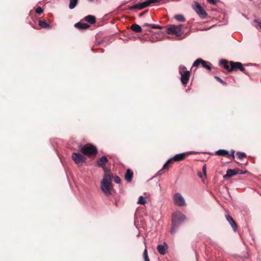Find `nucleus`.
I'll return each mask as SVG.
<instances>
[{"label": "nucleus", "mask_w": 261, "mask_h": 261, "mask_svg": "<svg viewBox=\"0 0 261 261\" xmlns=\"http://www.w3.org/2000/svg\"><path fill=\"white\" fill-rule=\"evenodd\" d=\"M113 175L111 171H106L104 173L103 178L100 182V188L102 192L108 197L111 194L113 190V186L112 181Z\"/></svg>", "instance_id": "nucleus-1"}, {"label": "nucleus", "mask_w": 261, "mask_h": 261, "mask_svg": "<svg viewBox=\"0 0 261 261\" xmlns=\"http://www.w3.org/2000/svg\"><path fill=\"white\" fill-rule=\"evenodd\" d=\"M186 216L180 212L177 211L172 214V225L170 230L171 234L175 233L177 228L185 221Z\"/></svg>", "instance_id": "nucleus-2"}, {"label": "nucleus", "mask_w": 261, "mask_h": 261, "mask_svg": "<svg viewBox=\"0 0 261 261\" xmlns=\"http://www.w3.org/2000/svg\"><path fill=\"white\" fill-rule=\"evenodd\" d=\"M160 1H145L143 3H138L132 6H128L126 8H124V10H130L136 11L140 10L146 8L150 5L155 6L156 4Z\"/></svg>", "instance_id": "nucleus-3"}, {"label": "nucleus", "mask_w": 261, "mask_h": 261, "mask_svg": "<svg viewBox=\"0 0 261 261\" xmlns=\"http://www.w3.org/2000/svg\"><path fill=\"white\" fill-rule=\"evenodd\" d=\"M179 72L181 76L180 81L181 83L184 85H187L189 80L190 71L187 70L185 66L180 65L179 67Z\"/></svg>", "instance_id": "nucleus-4"}, {"label": "nucleus", "mask_w": 261, "mask_h": 261, "mask_svg": "<svg viewBox=\"0 0 261 261\" xmlns=\"http://www.w3.org/2000/svg\"><path fill=\"white\" fill-rule=\"evenodd\" d=\"M81 152L85 155H95L97 153V148L94 146H84L81 150Z\"/></svg>", "instance_id": "nucleus-5"}, {"label": "nucleus", "mask_w": 261, "mask_h": 261, "mask_svg": "<svg viewBox=\"0 0 261 261\" xmlns=\"http://www.w3.org/2000/svg\"><path fill=\"white\" fill-rule=\"evenodd\" d=\"M167 33L168 34L176 35L177 36H180L182 34L181 25H172L167 29Z\"/></svg>", "instance_id": "nucleus-6"}, {"label": "nucleus", "mask_w": 261, "mask_h": 261, "mask_svg": "<svg viewBox=\"0 0 261 261\" xmlns=\"http://www.w3.org/2000/svg\"><path fill=\"white\" fill-rule=\"evenodd\" d=\"M193 7L200 18L203 19L206 17L207 14L206 11L198 3L195 2Z\"/></svg>", "instance_id": "nucleus-7"}, {"label": "nucleus", "mask_w": 261, "mask_h": 261, "mask_svg": "<svg viewBox=\"0 0 261 261\" xmlns=\"http://www.w3.org/2000/svg\"><path fill=\"white\" fill-rule=\"evenodd\" d=\"M173 200L174 203L178 206H181L186 205L185 199L179 193H177L174 195Z\"/></svg>", "instance_id": "nucleus-8"}, {"label": "nucleus", "mask_w": 261, "mask_h": 261, "mask_svg": "<svg viewBox=\"0 0 261 261\" xmlns=\"http://www.w3.org/2000/svg\"><path fill=\"white\" fill-rule=\"evenodd\" d=\"M72 158L77 165L82 164L85 161V158L80 153H73Z\"/></svg>", "instance_id": "nucleus-9"}, {"label": "nucleus", "mask_w": 261, "mask_h": 261, "mask_svg": "<svg viewBox=\"0 0 261 261\" xmlns=\"http://www.w3.org/2000/svg\"><path fill=\"white\" fill-rule=\"evenodd\" d=\"M108 160L105 156H102L101 158H100L99 160L97 161V165L98 167L102 168V169L104 170V173L106 171H111L109 170H107V169L106 167V165L108 163Z\"/></svg>", "instance_id": "nucleus-10"}, {"label": "nucleus", "mask_w": 261, "mask_h": 261, "mask_svg": "<svg viewBox=\"0 0 261 261\" xmlns=\"http://www.w3.org/2000/svg\"><path fill=\"white\" fill-rule=\"evenodd\" d=\"M230 70H234L237 69H240L241 71L245 72V69L243 67V65L240 62H230Z\"/></svg>", "instance_id": "nucleus-11"}, {"label": "nucleus", "mask_w": 261, "mask_h": 261, "mask_svg": "<svg viewBox=\"0 0 261 261\" xmlns=\"http://www.w3.org/2000/svg\"><path fill=\"white\" fill-rule=\"evenodd\" d=\"M226 219L232 227L234 231H236L238 229V225L233 219L229 215H227L226 216Z\"/></svg>", "instance_id": "nucleus-12"}, {"label": "nucleus", "mask_w": 261, "mask_h": 261, "mask_svg": "<svg viewBox=\"0 0 261 261\" xmlns=\"http://www.w3.org/2000/svg\"><path fill=\"white\" fill-rule=\"evenodd\" d=\"M186 153H181L176 154L174 156L172 159L175 162H179L183 160L186 157Z\"/></svg>", "instance_id": "nucleus-13"}, {"label": "nucleus", "mask_w": 261, "mask_h": 261, "mask_svg": "<svg viewBox=\"0 0 261 261\" xmlns=\"http://www.w3.org/2000/svg\"><path fill=\"white\" fill-rule=\"evenodd\" d=\"M74 27L80 30H85L88 29L90 25L86 23H82V22H79L74 24Z\"/></svg>", "instance_id": "nucleus-14"}, {"label": "nucleus", "mask_w": 261, "mask_h": 261, "mask_svg": "<svg viewBox=\"0 0 261 261\" xmlns=\"http://www.w3.org/2000/svg\"><path fill=\"white\" fill-rule=\"evenodd\" d=\"M133 172L130 169H127L125 174V179L127 182H130L132 180Z\"/></svg>", "instance_id": "nucleus-15"}, {"label": "nucleus", "mask_w": 261, "mask_h": 261, "mask_svg": "<svg viewBox=\"0 0 261 261\" xmlns=\"http://www.w3.org/2000/svg\"><path fill=\"white\" fill-rule=\"evenodd\" d=\"M220 64L221 65H223L224 67L228 71H231L232 70H230V65L228 64V62L226 60H221L220 61Z\"/></svg>", "instance_id": "nucleus-16"}, {"label": "nucleus", "mask_w": 261, "mask_h": 261, "mask_svg": "<svg viewBox=\"0 0 261 261\" xmlns=\"http://www.w3.org/2000/svg\"><path fill=\"white\" fill-rule=\"evenodd\" d=\"M237 174L236 169H228L226 172V174L223 176L224 178H228Z\"/></svg>", "instance_id": "nucleus-17"}, {"label": "nucleus", "mask_w": 261, "mask_h": 261, "mask_svg": "<svg viewBox=\"0 0 261 261\" xmlns=\"http://www.w3.org/2000/svg\"><path fill=\"white\" fill-rule=\"evenodd\" d=\"M85 20L87 22L93 24L95 22L96 18L93 15H89L85 17Z\"/></svg>", "instance_id": "nucleus-18"}, {"label": "nucleus", "mask_w": 261, "mask_h": 261, "mask_svg": "<svg viewBox=\"0 0 261 261\" xmlns=\"http://www.w3.org/2000/svg\"><path fill=\"white\" fill-rule=\"evenodd\" d=\"M39 25L44 29H48L50 28V24L45 21L39 20L38 21Z\"/></svg>", "instance_id": "nucleus-19"}, {"label": "nucleus", "mask_w": 261, "mask_h": 261, "mask_svg": "<svg viewBox=\"0 0 261 261\" xmlns=\"http://www.w3.org/2000/svg\"><path fill=\"white\" fill-rule=\"evenodd\" d=\"M132 30L136 33H140L142 32L141 27L137 24H133L131 25Z\"/></svg>", "instance_id": "nucleus-20"}, {"label": "nucleus", "mask_w": 261, "mask_h": 261, "mask_svg": "<svg viewBox=\"0 0 261 261\" xmlns=\"http://www.w3.org/2000/svg\"><path fill=\"white\" fill-rule=\"evenodd\" d=\"M216 154L220 156H225L229 154L227 150L225 149H219L216 151Z\"/></svg>", "instance_id": "nucleus-21"}, {"label": "nucleus", "mask_w": 261, "mask_h": 261, "mask_svg": "<svg viewBox=\"0 0 261 261\" xmlns=\"http://www.w3.org/2000/svg\"><path fill=\"white\" fill-rule=\"evenodd\" d=\"M173 160L172 159V158H170V159H169L165 163V164L163 165V168H162V169L163 170H166V169H168L169 167L170 166V165H171L173 162Z\"/></svg>", "instance_id": "nucleus-22"}, {"label": "nucleus", "mask_w": 261, "mask_h": 261, "mask_svg": "<svg viewBox=\"0 0 261 261\" xmlns=\"http://www.w3.org/2000/svg\"><path fill=\"white\" fill-rule=\"evenodd\" d=\"M157 250L160 254L164 255L166 253L165 248L163 245H159L157 246Z\"/></svg>", "instance_id": "nucleus-23"}, {"label": "nucleus", "mask_w": 261, "mask_h": 261, "mask_svg": "<svg viewBox=\"0 0 261 261\" xmlns=\"http://www.w3.org/2000/svg\"><path fill=\"white\" fill-rule=\"evenodd\" d=\"M174 18L177 21L179 22H185L186 21L184 16L181 14L176 15Z\"/></svg>", "instance_id": "nucleus-24"}, {"label": "nucleus", "mask_w": 261, "mask_h": 261, "mask_svg": "<svg viewBox=\"0 0 261 261\" xmlns=\"http://www.w3.org/2000/svg\"><path fill=\"white\" fill-rule=\"evenodd\" d=\"M138 204L144 205L146 203V199L142 196H140L139 197L138 201L137 202Z\"/></svg>", "instance_id": "nucleus-25"}, {"label": "nucleus", "mask_w": 261, "mask_h": 261, "mask_svg": "<svg viewBox=\"0 0 261 261\" xmlns=\"http://www.w3.org/2000/svg\"><path fill=\"white\" fill-rule=\"evenodd\" d=\"M203 60L201 59H197L193 63V66L198 67L199 65L201 63L202 64Z\"/></svg>", "instance_id": "nucleus-26"}, {"label": "nucleus", "mask_w": 261, "mask_h": 261, "mask_svg": "<svg viewBox=\"0 0 261 261\" xmlns=\"http://www.w3.org/2000/svg\"><path fill=\"white\" fill-rule=\"evenodd\" d=\"M237 155L238 156V158L240 160H242L246 156V154L242 152H238Z\"/></svg>", "instance_id": "nucleus-27"}, {"label": "nucleus", "mask_w": 261, "mask_h": 261, "mask_svg": "<svg viewBox=\"0 0 261 261\" xmlns=\"http://www.w3.org/2000/svg\"><path fill=\"white\" fill-rule=\"evenodd\" d=\"M78 1H70L69 8L70 9H73L77 5Z\"/></svg>", "instance_id": "nucleus-28"}, {"label": "nucleus", "mask_w": 261, "mask_h": 261, "mask_svg": "<svg viewBox=\"0 0 261 261\" xmlns=\"http://www.w3.org/2000/svg\"><path fill=\"white\" fill-rule=\"evenodd\" d=\"M143 256L145 261H149V259L147 254V250L146 248H145V250H144Z\"/></svg>", "instance_id": "nucleus-29"}, {"label": "nucleus", "mask_w": 261, "mask_h": 261, "mask_svg": "<svg viewBox=\"0 0 261 261\" xmlns=\"http://www.w3.org/2000/svg\"><path fill=\"white\" fill-rule=\"evenodd\" d=\"M206 64H207V62L203 60V61L202 63V65L204 68H206L207 69H208V70H211V67L210 65H207Z\"/></svg>", "instance_id": "nucleus-30"}, {"label": "nucleus", "mask_w": 261, "mask_h": 261, "mask_svg": "<svg viewBox=\"0 0 261 261\" xmlns=\"http://www.w3.org/2000/svg\"><path fill=\"white\" fill-rule=\"evenodd\" d=\"M43 10L42 8L40 7H38L35 9L36 13L39 15L41 14L43 12Z\"/></svg>", "instance_id": "nucleus-31"}, {"label": "nucleus", "mask_w": 261, "mask_h": 261, "mask_svg": "<svg viewBox=\"0 0 261 261\" xmlns=\"http://www.w3.org/2000/svg\"><path fill=\"white\" fill-rule=\"evenodd\" d=\"M113 179H114V182L116 184H119L121 181L120 177L118 176H113Z\"/></svg>", "instance_id": "nucleus-32"}, {"label": "nucleus", "mask_w": 261, "mask_h": 261, "mask_svg": "<svg viewBox=\"0 0 261 261\" xmlns=\"http://www.w3.org/2000/svg\"><path fill=\"white\" fill-rule=\"evenodd\" d=\"M236 171L237 172V174H246V173H247V170H245V171H243L242 170H240L239 169H236Z\"/></svg>", "instance_id": "nucleus-33"}, {"label": "nucleus", "mask_w": 261, "mask_h": 261, "mask_svg": "<svg viewBox=\"0 0 261 261\" xmlns=\"http://www.w3.org/2000/svg\"><path fill=\"white\" fill-rule=\"evenodd\" d=\"M215 78L218 81H219V82H220L221 83H222L223 85H226V84L225 82H224L221 78H220L219 76H215Z\"/></svg>", "instance_id": "nucleus-34"}, {"label": "nucleus", "mask_w": 261, "mask_h": 261, "mask_svg": "<svg viewBox=\"0 0 261 261\" xmlns=\"http://www.w3.org/2000/svg\"><path fill=\"white\" fill-rule=\"evenodd\" d=\"M150 27L152 29H162V27H161L160 25H158V24H152L151 25H150Z\"/></svg>", "instance_id": "nucleus-35"}, {"label": "nucleus", "mask_w": 261, "mask_h": 261, "mask_svg": "<svg viewBox=\"0 0 261 261\" xmlns=\"http://www.w3.org/2000/svg\"><path fill=\"white\" fill-rule=\"evenodd\" d=\"M254 22H256L258 25L261 28V20L260 19H255Z\"/></svg>", "instance_id": "nucleus-36"}, {"label": "nucleus", "mask_w": 261, "mask_h": 261, "mask_svg": "<svg viewBox=\"0 0 261 261\" xmlns=\"http://www.w3.org/2000/svg\"><path fill=\"white\" fill-rule=\"evenodd\" d=\"M206 165H204L203 167H202V171L204 174L205 176L206 175Z\"/></svg>", "instance_id": "nucleus-37"}, {"label": "nucleus", "mask_w": 261, "mask_h": 261, "mask_svg": "<svg viewBox=\"0 0 261 261\" xmlns=\"http://www.w3.org/2000/svg\"><path fill=\"white\" fill-rule=\"evenodd\" d=\"M228 155L231 156L233 159H234V151L232 150L230 154L229 153Z\"/></svg>", "instance_id": "nucleus-38"}, {"label": "nucleus", "mask_w": 261, "mask_h": 261, "mask_svg": "<svg viewBox=\"0 0 261 261\" xmlns=\"http://www.w3.org/2000/svg\"><path fill=\"white\" fill-rule=\"evenodd\" d=\"M208 2H210L212 4L216 5L218 1H208Z\"/></svg>", "instance_id": "nucleus-39"}, {"label": "nucleus", "mask_w": 261, "mask_h": 261, "mask_svg": "<svg viewBox=\"0 0 261 261\" xmlns=\"http://www.w3.org/2000/svg\"><path fill=\"white\" fill-rule=\"evenodd\" d=\"M152 24H149V23H145L144 24V26H146V27H150V25H151Z\"/></svg>", "instance_id": "nucleus-40"}]
</instances>
